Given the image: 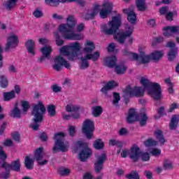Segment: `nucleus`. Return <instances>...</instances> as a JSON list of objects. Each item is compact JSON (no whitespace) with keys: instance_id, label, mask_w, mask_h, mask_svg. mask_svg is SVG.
Instances as JSON below:
<instances>
[{"instance_id":"obj_1","label":"nucleus","mask_w":179,"mask_h":179,"mask_svg":"<svg viewBox=\"0 0 179 179\" xmlns=\"http://www.w3.org/2000/svg\"><path fill=\"white\" fill-rule=\"evenodd\" d=\"M122 18L121 14L118 13L117 11L113 12V36L115 40H117L120 44H124L127 37L132 36L134 33V26L130 24H126L124 27V32L120 31V27H121Z\"/></svg>"},{"instance_id":"obj_2","label":"nucleus","mask_w":179,"mask_h":179,"mask_svg":"<svg viewBox=\"0 0 179 179\" xmlns=\"http://www.w3.org/2000/svg\"><path fill=\"white\" fill-rule=\"evenodd\" d=\"M67 24H61L59 27V31L62 33L66 40H82L83 36L80 34L73 32V27L76 24L75 16L69 15L66 18Z\"/></svg>"},{"instance_id":"obj_3","label":"nucleus","mask_w":179,"mask_h":179,"mask_svg":"<svg viewBox=\"0 0 179 179\" xmlns=\"http://www.w3.org/2000/svg\"><path fill=\"white\" fill-rule=\"evenodd\" d=\"M140 83L143 89L147 90L148 96H150L155 100H159L162 98V89L160 85L157 83H152L148 77H141Z\"/></svg>"},{"instance_id":"obj_4","label":"nucleus","mask_w":179,"mask_h":179,"mask_svg":"<svg viewBox=\"0 0 179 179\" xmlns=\"http://www.w3.org/2000/svg\"><path fill=\"white\" fill-rule=\"evenodd\" d=\"M47 112V109H45V106L39 101L38 104L34 106L32 108V115L34 118L32 120L33 124H31V127L34 131H38V128H40V124L38 123L42 122L43 120H44V115Z\"/></svg>"},{"instance_id":"obj_5","label":"nucleus","mask_w":179,"mask_h":179,"mask_svg":"<svg viewBox=\"0 0 179 179\" xmlns=\"http://www.w3.org/2000/svg\"><path fill=\"white\" fill-rule=\"evenodd\" d=\"M123 55H125V57H127V58L131 61H136V65H141V64H148V62L152 59L150 54L146 55L145 53L141 56H139L138 53L131 52L128 50H123Z\"/></svg>"},{"instance_id":"obj_6","label":"nucleus","mask_w":179,"mask_h":179,"mask_svg":"<svg viewBox=\"0 0 179 179\" xmlns=\"http://www.w3.org/2000/svg\"><path fill=\"white\" fill-rule=\"evenodd\" d=\"M65 137V134L62 132L57 133L54 134L53 139L56 140L55 142V145L52 148L53 153H57L58 150L61 152H68V149H69V146L64 143V138Z\"/></svg>"},{"instance_id":"obj_7","label":"nucleus","mask_w":179,"mask_h":179,"mask_svg":"<svg viewBox=\"0 0 179 179\" xmlns=\"http://www.w3.org/2000/svg\"><path fill=\"white\" fill-rule=\"evenodd\" d=\"M131 159L133 162H138L141 159L143 162H149L150 160V155L148 152H141V148L137 145H134L131 147Z\"/></svg>"},{"instance_id":"obj_8","label":"nucleus","mask_w":179,"mask_h":179,"mask_svg":"<svg viewBox=\"0 0 179 179\" xmlns=\"http://www.w3.org/2000/svg\"><path fill=\"white\" fill-rule=\"evenodd\" d=\"M76 146L81 149L78 157L80 162H86L92 156V149L89 148V144L83 141H78L76 143Z\"/></svg>"},{"instance_id":"obj_9","label":"nucleus","mask_w":179,"mask_h":179,"mask_svg":"<svg viewBox=\"0 0 179 179\" xmlns=\"http://www.w3.org/2000/svg\"><path fill=\"white\" fill-rule=\"evenodd\" d=\"M124 97H143L145 90L140 86H127L123 91Z\"/></svg>"},{"instance_id":"obj_10","label":"nucleus","mask_w":179,"mask_h":179,"mask_svg":"<svg viewBox=\"0 0 179 179\" xmlns=\"http://www.w3.org/2000/svg\"><path fill=\"white\" fill-rule=\"evenodd\" d=\"M8 155L3 150V147L0 145V168L4 169L5 172L0 173V178L8 179L10 176V169L6 166Z\"/></svg>"},{"instance_id":"obj_11","label":"nucleus","mask_w":179,"mask_h":179,"mask_svg":"<svg viewBox=\"0 0 179 179\" xmlns=\"http://www.w3.org/2000/svg\"><path fill=\"white\" fill-rule=\"evenodd\" d=\"M127 121L129 124H132L134 121H139L141 126L146 125L148 121V116L145 113L138 116L135 109H130L129 111V115L127 117Z\"/></svg>"},{"instance_id":"obj_12","label":"nucleus","mask_w":179,"mask_h":179,"mask_svg":"<svg viewBox=\"0 0 179 179\" xmlns=\"http://www.w3.org/2000/svg\"><path fill=\"white\" fill-rule=\"evenodd\" d=\"M100 58V52L96 51L93 54H87L84 56V57L81 58V63L80 69L85 70L89 68V61L92 60L93 62H96V61H99Z\"/></svg>"},{"instance_id":"obj_13","label":"nucleus","mask_w":179,"mask_h":179,"mask_svg":"<svg viewBox=\"0 0 179 179\" xmlns=\"http://www.w3.org/2000/svg\"><path fill=\"white\" fill-rule=\"evenodd\" d=\"M82 132L87 139H92L94 134V122L89 119L85 120L83 124Z\"/></svg>"},{"instance_id":"obj_14","label":"nucleus","mask_w":179,"mask_h":179,"mask_svg":"<svg viewBox=\"0 0 179 179\" xmlns=\"http://www.w3.org/2000/svg\"><path fill=\"white\" fill-rule=\"evenodd\" d=\"M54 64L52 66L53 69L57 71V72H59V71H62V69L66 68V69H69L71 68V64L66 59H65L61 55H57L54 59Z\"/></svg>"},{"instance_id":"obj_15","label":"nucleus","mask_w":179,"mask_h":179,"mask_svg":"<svg viewBox=\"0 0 179 179\" xmlns=\"http://www.w3.org/2000/svg\"><path fill=\"white\" fill-rule=\"evenodd\" d=\"M163 34L165 37H173L176 34V40L179 43V26H167L163 28Z\"/></svg>"},{"instance_id":"obj_16","label":"nucleus","mask_w":179,"mask_h":179,"mask_svg":"<svg viewBox=\"0 0 179 179\" xmlns=\"http://www.w3.org/2000/svg\"><path fill=\"white\" fill-rule=\"evenodd\" d=\"M106 160H107V155L105 153H102L97 157L96 161L94 163L95 173H101Z\"/></svg>"},{"instance_id":"obj_17","label":"nucleus","mask_w":179,"mask_h":179,"mask_svg":"<svg viewBox=\"0 0 179 179\" xmlns=\"http://www.w3.org/2000/svg\"><path fill=\"white\" fill-rule=\"evenodd\" d=\"M103 86L100 90L101 93L106 97V99H110L111 97V94L110 92L113 90V80L102 82Z\"/></svg>"},{"instance_id":"obj_18","label":"nucleus","mask_w":179,"mask_h":179,"mask_svg":"<svg viewBox=\"0 0 179 179\" xmlns=\"http://www.w3.org/2000/svg\"><path fill=\"white\" fill-rule=\"evenodd\" d=\"M113 68L117 75H122L127 72V66L124 64H117L115 56L113 57Z\"/></svg>"},{"instance_id":"obj_19","label":"nucleus","mask_w":179,"mask_h":179,"mask_svg":"<svg viewBox=\"0 0 179 179\" xmlns=\"http://www.w3.org/2000/svg\"><path fill=\"white\" fill-rule=\"evenodd\" d=\"M166 47L170 48V52L168 53V58L169 61H173L177 57V54H178V48L176 47V43L173 41L168 42Z\"/></svg>"},{"instance_id":"obj_20","label":"nucleus","mask_w":179,"mask_h":179,"mask_svg":"<svg viewBox=\"0 0 179 179\" xmlns=\"http://www.w3.org/2000/svg\"><path fill=\"white\" fill-rule=\"evenodd\" d=\"M19 45V38L16 35H13L7 38L6 45V51H8L10 48H16Z\"/></svg>"},{"instance_id":"obj_21","label":"nucleus","mask_w":179,"mask_h":179,"mask_svg":"<svg viewBox=\"0 0 179 179\" xmlns=\"http://www.w3.org/2000/svg\"><path fill=\"white\" fill-rule=\"evenodd\" d=\"M123 13L124 15H127V20L131 24H135L136 23V14L134 11V7L129 8H124Z\"/></svg>"},{"instance_id":"obj_22","label":"nucleus","mask_w":179,"mask_h":179,"mask_svg":"<svg viewBox=\"0 0 179 179\" xmlns=\"http://www.w3.org/2000/svg\"><path fill=\"white\" fill-rule=\"evenodd\" d=\"M103 8L104 9H101L99 13V16L101 19H106L108 17V14L111 13V9H113V3H104L103 4Z\"/></svg>"},{"instance_id":"obj_23","label":"nucleus","mask_w":179,"mask_h":179,"mask_svg":"<svg viewBox=\"0 0 179 179\" xmlns=\"http://www.w3.org/2000/svg\"><path fill=\"white\" fill-rule=\"evenodd\" d=\"M79 110H80V108L75 105L68 104L66 106V111H67V113L75 112L74 113L71 114V117L73 118V120H78V118H80V115L77 112L79 111Z\"/></svg>"},{"instance_id":"obj_24","label":"nucleus","mask_w":179,"mask_h":179,"mask_svg":"<svg viewBox=\"0 0 179 179\" xmlns=\"http://www.w3.org/2000/svg\"><path fill=\"white\" fill-rule=\"evenodd\" d=\"M6 166L12 171L19 173L22 167V164H20V159L18 158L14 161H12L10 164H7L6 162Z\"/></svg>"},{"instance_id":"obj_25","label":"nucleus","mask_w":179,"mask_h":179,"mask_svg":"<svg viewBox=\"0 0 179 179\" xmlns=\"http://www.w3.org/2000/svg\"><path fill=\"white\" fill-rule=\"evenodd\" d=\"M101 31L106 36L113 35V20H110L108 24H103L101 26Z\"/></svg>"},{"instance_id":"obj_26","label":"nucleus","mask_w":179,"mask_h":179,"mask_svg":"<svg viewBox=\"0 0 179 179\" xmlns=\"http://www.w3.org/2000/svg\"><path fill=\"white\" fill-rule=\"evenodd\" d=\"M25 47L28 51L29 54L31 55H36V51L34 48H36V42L32 39H29L25 42Z\"/></svg>"},{"instance_id":"obj_27","label":"nucleus","mask_w":179,"mask_h":179,"mask_svg":"<svg viewBox=\"0 0 179 179\" xmlns=\"http://www.w3.org/2000/svg\"><path fill=\"white\" fill-rule=\"evenodd\" d=\"M17 3V0H7L3 3V6L7 10H12V9L16 6Z\"/></svg>"},{"instance_id":"obj_28","label":"nucleus","mask_w":179,"mask_h":179,"mask_svg":"<svg viewBox=\"0 0 179 179\" xmlns=\"http://www.w3.org/2000/svg\"><path fill=\"white\" fill-rule=\"evenodd\" d=\"M151 59L152 61H159L164 55V51L163 50H155L153 51L151 54Z\"/></svg>"},{"instance_id":"obj_29","label":"nucleus","mask_w":179,"mask_h":179,"mask_svg":"<svg viewBox=\"0 0 179 179\" xmlns=\"http://www.w3.org/2000/svg\"><path fill=\"white\" fill-rule=\"evenodd\" d=\"M10 115L13 118H22V113L20 112V109H19V107L17 106V103H15L14 108L11 110Z\"/></svg>"},{"instance_id":"obj_30","label":"nucleus","mask_w":179,"mask_h":179,"mask_svg":"<svg viewBox=\"0 0 179 179\" xmlns=\"http://www.w3.org/2000/svg\"><path fill=\"white\" fill-rule=\"evenodd\" d=\"M92 146L96 150H103L106 145L101 138H98L94 141Z\"/></svg>"},{"instance_id":"obj_31","label":"nucleus","mask_w":179,"mask_h":179,"mask_svg":"<svg viewBox=\"0 0 179 179\" xmlns=\"http://www.w3.org/2000/svg\"><path fill=\"white\" fill-rule=\"evenodd\" d=\"M62 2L64 3L66 1L64 0H45V5L48 6H51L52 8H57V6H59V3Z\"/></svg>"},{"instance_id":"obj_32","label":"nucleus","mask_w":179,"mask_h":179,"mask_svg":"<svg viewBox=\"0 0 179 179\" xmlns=\"http://www.w3.org/2000/svg\"><path fill=\"white\" fill-rule=\"evenodd\" d=\"M155 138H157L158 142H159L161 145H164V143H166V139H164V136H163V131H162V130L157 129L155 131Z\"/></svg>"},{"instance_id":"obj_33","label":"nucleus","mask_w":179,"mask_h":179,"mask_svg":"<svg viewBox=\"0 0 179 179\" xmlns=\"http://www.w3.org/2000/svg\"><path fill=\"white\" fill-rule=\"evenodd\" d=\"M69 46L70 52H73L75 54H79L80 52V43L79 42H75L71 43Z\"/></svg>"},{"instance_id":"obj_34","label":"nucleus","mask_w":179,"mask_h":179,"mask_svg":"<svg viewBox=\"0 0 179 179\" xmlns=\"http://www.w3.org/2000/svg\"><path fill=\"white\" fill-rule=\"evenodd\" d=\"M24 166L27 170H33L34 167V161L30 157L27 156L24 159Z\"/></svg>"},{"instance_id":"obj_35","label":"nucleus","mask_w":179,"mask_h":179,"mask_svg":"<svg viewBox=\"0 0 179 179\" xmlns=\"http://www.w3.org/2000/svg\"><path fill=\"white\" fill-rule=\"evenodd\" d=\"M3 96L4 101H10V100H13L16 97V94L15 90H12L10 92H3Z\"/></svg>"},{"instance_id":"obj_36","label":"nucleus","mask_w":179,"mask_h":179,"mask_svg":"<svg viewBox=\"0 0 179 179\" xmlns=\"http://www.w3.org/2000/svg\"><path fill=\"white\" fill-rule=\"evenodd\" d=\"M85 45H87V47L84 48V52H87V54H90L96 50V46L92 41H87Z\"/></svg>"},{"instance_id":"obj_37","label":"nucleus","mask_w":179,"mask_h":179,"mask_svg":"<svg viewBox=\"0 0 179 179\" xmlns=\"http://www.w3.org/2000/svg\"><path fill=\"white\" fill-rule=\"evenodd\" d=\"M136 6L138 10L143 12L148 9V6H146V1L145 0H137L136 2Z\"/></svg>"},{"instance_id":"obj_38","label":"nucleus","mask_w":179,"mask_h":179,"mask_svg":"<svg viewBox=\"0 0 179 179\" xmlns=\"http://www.w3.org/2000/svg\"><path fill=\"white\" fill-rule=\"evenodd\" d=\"M178 115H173L171 117V122L169 124V128L170 129H176L177 127L178 126Z\"/></svg>"},{"instance_id":"obj_39","label":"nucleus","mask_w":179,"mask_h":179,"mask_svg":"<svg viewBox=\"0 0 179 179\" xmlns=\"http://www.w3.org/2000/svg\"><path fill=\"white\" fill-rule=\"evenodd\" d=\"M9 86V80H8V78H6L4 75L0 76V87L2 89H6Z\"/></svg>"},{"instance_id":"obj_40","label":"nucleus","mask_w":179,"mask_h":179,"mask_svg":"<svg viewBox=\"0 0 179 179\" xmlns=\"http://www.w3.org/2000/svg\"><path fill=\"white\" fill-rule=\"evenodd\" d=\"M44 150V148L43 147H40L39 148L36 149L34 152V157L37 162H40V160H42L43 156V152Z\"/></svg>"},{"instance_id":"obj_41","label":"nucleus","mask_w":179,"mask_h":179,"mask_svg":"<svg viewBox=\"0 0 179 179\" xmlns=\"http://www.w3.org/2000/svg\"><path fill=\"white\" fill-rule=\"evenodd\" d=\"M41 51L45 58H50V55L52 52V49L50 46H45L41 49Z\"/></svg>"},{"instance_id":"obj_42","label":"nucleus","mask_w":179,"mask_h":179,"mask_svg":"<svg viewBox=\"0 0 179 179\" xmlns=\"http://www.w3.org/2000/svg\"><path fill=\"white\" fill-rule=\"evenodd\" d=\"M92 114L95 117L101 115V114H103V108L100 106H94L92 108Z\"/></svg>"},{"instance_id":"obj_43","label":"nucleus","mask_w":179,"mask_h":179,"mask_svg":"<svg viewBox=\"0 0 179 179\" xmlns=\"http://www.w3.org/2000/svg\"><path fill=\"white\" fill-rule=\"evenodd\" d=\"M103 66L113 68V55L107 56L103 59Z\"/></svg>"},{"instance_id":"obj_44","label":"nucleus","mask_w":179,"mask_h":179,"mask_svg":"<svg viewBox=\"0 0 179 179\" xmlns=\"http://www.w3.org/2000/svg\"><path fill=\"white\" fill-rule=\"evenodd\" d=\"M120 100H121V96L120 94L117 92H114L113 95V104L115 107H118L120 106Z\"/></svg>"},{"instance_id":"obj_45","label":"nucleus","mask_w":179,"mask_h":179,"mask_svg":"<svg viewBox=\"0 0 179 179\" xmlns=\"http://www.w3.org/2000/svg\"><path fill=\"white\" fill-rule=\"evenodd\" d=\"M21 107L22 108V113L27 114L30 108V103L27 101H21Z\"/></svg>"},{"instance_id":"obj_46","label":"nucleus","mask_w":179,"mask_h":179,"mask_svg":"<svg viewBox=\"0 0 179 179\" xmlns=\"http://www.w3.org/2000/svg\"><path fill=\"white\" fill-rule=\"evenodd\" d=\"M144 145L147 148H150V146H156V145H157V141L152 138H148L144 142Z\"/></svg>"},{"instance_id":"obj_47","label":"nucleus","mask_w":179,"mask_h":179,"mask_svg":"<svg viewBox=\"0 0 179 179\" xmlns=\"http://www.w3.org/2000/svg\"><path fill=\"white\" fill-rule=\"evenodd\" d=\"M48 113L50 117H55V114H57V111L55 110V106L50 105L48 107Z\"/></svg>"},{"instance_id":"obj_48","label":"nucleus","mask_w":179,"mask_h":179,"mask_svg":"<svg viewBox=\"0 0 179 179\" xmlns=\"http://www.w3.org/2000/svg\"><path fill=\"white\" fill-rule=\"evenodd\" d=\"M163 167L165 170H171L173 169V162L169 159L164 161Z\"/></svg>"},{"instance_id":"obj_49","label":"nucleus","mask_w":179,"mask_h":179,"mask_svg":"<svg viewBox=\"0 0 179 179\" xmlns=\"http://www.w3.org/2000/svg\"><path fill=\"white\" fill-rule=\"evenodd\" d=\"M60 54H62V55H69V53L71 52V49L69 48V46H63L61 48L60 50H59Z\"/></svg>"},{"instance_id":"obj_50","label":"nucleus","mask_w":179,"mask_h":179,"mask_svg":"<svg viewBox=\"0 0 179 179\" xmlns=\"http://www.w3.org/2000/svg\"><path fill=\"white\" fill-rule=\"evenodd\" d=\"M54 36L56 38V44L57 45L61 46L64 44V40L61 39V36L58 32H55Z\"/></svg>"},{"instance_id":"obj_51","label":"nucleus","mask_w":179,"mask_h":179,"mask_svg":"<svg viewBox=\"0 0 179 179\" xmlns=\"http://www.w3.org/2000/svg\"><path fill=\"white\" fill-rule=\"evenodd\" d=\"M177 12L174 11V12H168V13H166L165 17L166 19V20H169V22H173V17H174V16H177Z\"/></svg>"},{"instance_id":"obj_52","label":"nucleus","mask_w":179,"mask_h":179,"mask_svg":"<svg viewBox=\"0 0 179 179\" xmlns=\"http://www.w3.org/2000/svg\"><path fill=\"white\" fill-rule=\"evenodd\" d=\"M163 41H164V38H163V36H158L157 38H155L152 40V47H155L156 44L159 43H163Z\"/></svg>"},{"instance_id":"obj_53","label":"nucleus","mask_w":179,"mask_h":179,"mask_svg":"<svg viewBox=\"0 0 179 179\" xmlns=\"http://www.w3.org/2000/svg\"><path fill=\"white\" fill-rule=\"evenodd\" d=\"M96 12L93 11L92 13H87L84 16L85 20H90L94 19L96 17Z\"/></svg>"},{"instance_id":"obj_54","label":"nucleus","mask_w":179,"mask_h":179,"mask_svg":"<svg viewBox=\"0 0 179 179\" xmlns=\"http://www.w3.org/2000/svg\"><path fill=\"white\" fill-rule=\"evenodd\" d=\"M150 153H151L152 156L157 157L162 155V150L159 148H152V150H150Z\"/></svg>"},{"instance_id":"obj_55","label":"nucleus","mask_w":179,"mask_h":179,"mask_svg":"<svg viewBox=\"0 0 179 179\" xmlns=\"http://www.w3.org/2000/svg\"><path fill=\"white\" fill-rule=\"evenodd\" d=\"M132 153V148L130 150H122L121 156L122 157H127L129 156L131 159V154Z\"/></svg>"},{"instance_id":"obj_56","label":"nucleus","mask_w":179,"mask_h":179,"mask_svg":"<svg viewBox=\"0 0 179 179\" xmlns=\"http://www.w3.org/2000/svg\"><path fill=\"white\" fill-rule=\"evenodd\" d=\"M127 178L129 179H139V174L138 172L134 171L130 174L127 176Z\"/></svg>"},{"instance_id":"obj_57","label":"nucleus","mask_w":179,"mask_h":179,"mask_svg":"<svg viewBox=\"0 0 179 179\" xmlns=\"http://www.w3.org/2000/svg\"><path fill=\"white\" fill-rule=\"evenodd\" d=\"M33 15H34V16L35 17H37V18H38V17H43V11H41V10H40V8H36L34 11V13H33Z\"/></svg>"},{"instance_id":"obj_58","label":"nucleus","mask_w":179,"mask_h":179,"mask_svg":"<svg viewBox=\"0 0 179 179\" xmlns=\"http://www.w3.org/2000/svg\"><path fill=\"white\" fill-rule=\"evenodd\" d=\"M69 134L70 135V136H75V134H76V128L75 127V126H69Z\"/></svg>"},{"instance_id":"obj_59","label":"nucleus","mask_w":179,"mask_h":179,"mask_svg":"<svg viewBox=\"0 0 179 179\" xmlns=\"http://www.w3.org/2000/svg\"><path fill=\"white\" fill-rule=\"evenodd\" d=\"M39 139H41L42 142H47L48 140V135H47V133L45 132H42L39 136Z\"/></svg>"},{"instance_id":"obj_60","label":"nucleus","mask_w":179,"mask_h":179,"mask_svg":"<svg viewBox=\"0 0 179 179\" xmlns=\"http://www.w3.org/2000/svg\"><path fill=\"white\" fill-rule=\"evenodd\" d=\"M71 173V170L68 169H61L59 171V174L60 176H69Z\"/></svg>"},{"instance_id":"obj_61","label":"nucleus","mask_w":179,"mask_h":179,"mask_svg":"<svg viewBox=\"0 0 179 179\" xmlns=\"http://www.w3.org/2000/svg\"><path fill=\"white\" fill-rule=\"evenodd\" d=\"M51 89L54 93H59V92L62 90L61 87L58 86L57 84L52 85Z\"/></svg>"},{"instance_id":"obj_62","label":"nucleus","mask_w":179,"mask_h":179,"mask_svg":"<svg viewBox=\"0 0 179 179\" xmlns=\"http://www.w3.org/2000/svg\"><path fill=\"white\" fill-rule=\"evenodd\" d=\"M177 108H178V104L173 103L170 105L168 112L173 113V111H174V110H177Z\"/></svg>"},{"instance_id":"obj_63","label":"nucleus","mask_w":179,"mask_h":179,"mask_svg":"<svg viewBox=\"0 0 179 179\" xmlns=\"http://www.w3.org/2000/svg\"><path fill=\"white\" fill-rule=\"evenodd\" d=\"M66 57H68V59L69 61H74L75 58H76V57H78V54H75L72 52H69V55H67Z\"/></svg>"},{"instance_id":"obj_64","label":"nucleus","mask_w":179,"mask_h":179,"mask_svg":"<svg viewBox=\"0 0 179 179\" xmlns=\"http://www.w3.org/2000/svg\"><path fill=\"white\" fill-rule=\"evenodd\" d=\"M52 17L54 20H64V15H58L57 13H53Z\"/></svg>"}]
</instances>
